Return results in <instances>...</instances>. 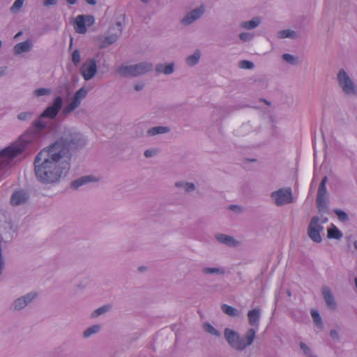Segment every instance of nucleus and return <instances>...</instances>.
Here are the masks:
<instances>
[{
  "label": "nucleus",
  "mask_w": 357,
  "mask_h": 357,
  "mask_svg": "<svg viewBox=\"0 0 357 357\" xmlns=\"http://www.w3.org/2000/svg\"><path fill=\"white\" fill-rule=\"evenodd\" d=\"M86 143L80 132L65 128L59 139L36 155L33 165L37 180L45 185L58 183L70 169V150L82 149Z\"/></svg>",
  "instance_id": "1"
},
{
  "label": "nucleus",
  "mask_w": 357,
  "mask_h": 357,
  "mask_svg": "<svg viewBox=\"0 0 357 357\" xmlns=\"http://www.w3.org/2000/svg\"><path fill=\"white\" fill-rule=\"evenodd\" d=\"M63 100L61 96H56L51 105L47 107L38 119L33 121L25 132L20 138L19 146H10L0 151V179L9 174L12 160L21 154L25 148L41 137L42 132L46 129L47 123L43 119L56 118L62 108Z\"/></svg>",
  "instance_id": "2"
},
{
  "label": "nucleus",
  "mask_w": 357,
  "mask_h": 357,
  "mask_svg": "<svg viewBox=\"0 0 357 357\" xmlns=\"http://www.w3.org/2000/svg\"><path fill=\"white\" fill-rule=\"evenodd\" d=\"M153 65L150 62H141L134 65L121 66L117 69V73L122 77H137L151 72Z\"/></svg>",
  "instance_id": "3"
},
{
  "label": "nucleus",
  "mask_w": 357,
  "mask_h": 357,
  "mask_svg": "<svg viewBox=\"0 0 357 357\" xmlns=\"http://www.w3.org/2000/svg\"><path fill=\"white\" fill-rule=\"evenodd\" d=\"M337 79L339 86L346 95L357 96L356 85L344 69L342 68L339 70Z\"/></svg>",
  "instance_id": "4"
},
{
  "label": "nucleus",
  "mask_w": 357,
  "mask_h": 357,
  "mask_svg": "<svg viewBox=\"0 0 357 357\" xmlns=\"http://www.w3.org/2000/svg\"><path fill=\"white\" fill-rule=\"evenodd\" d=\"M328 181V177L324 176L319 183V186L317 191L316 206L319 213H328V197L326 190V183Z\"/></svg>",
  "instance_id": "5"
},
{
  "label": "nucleus",
  "mask_w": 357,
  "mask_h": 357,
  "mask_svg": "<svg viewBox=\"0 0 357 357\" xmlns=\"http://www.w3.org/2000/svg\"><path fill=\"white\" fill-rule=\"evenodd\" d=\"M271 198L277 206L294 202L292 191L290 188H283L271 193Z\"/></svg>",
  "instance_id": "6"
},
{
  "label": "nucleus",
  "mask_w": 357,
  "mask_h": 357,
  "mask_svg": "<svg viewBox=\"0 0 357 357\" xmlns=\"http://www.w3.org/2000/svg\"><path fill=\"white\" fill-rule=\"evenodd\" d=\"M320 218L314 216L311 218L307 227V235L314 243H319L322 241L320 233L324 230V227L319 224Z\"/></svg>",
  "instance_id": "7"
},
{
  "label": "nucleus",
  "mask_w": 357,
  "mask_h": 357,
  "mask_svg": "<svg viewBox=\"0 0 357 357\" xmlns=\"http://www.w3.org/2000/svg\"><path fill=\"white\" fill-rule=\"evenodd\" d=\"M37 296L38 294L36 292H29L26 294L15 299L10 306V310L13 311H20L31 303Z\"/></svg>",
  "instance_id": "8"
},
{
  "label": "nucleus",
  "mask_w": 357,
  "mask_h": 357,
  "mask_svg": "<svg viewBox=\"0 0 357 357\" xmlns=\"http://www.w3.org/2000/svg\"><path fill=\"white\" fill-rule=\"evenodd\" d=\"M225 338L228 344L233 349L241 351L243 350V347L241 346V339L238 332L226 328L224 331Z\"/></svg>",
  "instance_id": "9"
},
{
  "label": "nucleus",
  "mask_w": 357,
  "mask_h": 357,
  "mask_svg": "<svg viewBox=\"0 0 357 357\" xmlns=\"http://www.w3.org/2000/svg\"><path fill=\"white\" fill-rule=\"evenodd\" d=\"M80 73L86 81L92 79L97 73V62L95 59H89L84 62Z\"/></svg>",
  "instance_id": "10"
},
{
  "label": "nucleus",
  "mask_w": 357,
  "mask_h": 357,
  "mask_svg": "<svg viewBox=\"0 0 357 357\" xmlns=\"http://www.w3.org/2000/svg\"><path fill=\"white\" fill-rule=\"evenodd\" d=\"M204 13L205 6L204 5H201L200 6L187 13L181 19V24L185 26H190L193 22L200 19Z\"/></svg>",
  "instance_id": "11"
},
{
  "label": "nucleus",
  "mask_w": 357,
  "mask_h": 357,
  "mask_svg": "<svg viewBox=\"0 0 357 357\" xmlns=\"http://www.w3.org/2000/svg\"><path fill=\"white\" fill-rule=\"evenodd\" d=\"M30 197L29 191L26 189L15 190L13 191L10 203L13 206L26 204Z\"/></svg>",
  "instance_id": "12"
},
{
  "label": "nucleus",
  "mask_w": 357,
  "mask_h": 357,
  "mask_svg": "<svg viewBox=\"0 0 357 357\" xmlns=\"http://www.w3.org/2000/svg\"><path fill=\"white\" fill-rule=\"evenodd\" d=\"M215 238L220 243L230 248L238 247L240 244L239 241L236 240L233 236L218 233L215 235Z\"/></svg>",
  "instance_id": "13"
},
{
  "label": "nucleus",
  "mask_w": 357,
  "mask_h": 357,
  "mask_svg": "<svg viewBox=\"0 0 357 357\" xmlns=\"http://www.w3.org/2000/svg\"><path fill=\"white\" fill-rule=\"evenodd\" d=\"M322 295L327 307L331 310H335L337 307V303L331 289L327 287H323Z\"/></svg>",
  "instance_id": "14"
},
{
  "label": "nucleus",
  "mask_w": 357,
  "mask_h": 357,
  "mask_svg": "<svg viewBox=\"0 0 357 357\" xmlns=\"http://www.w3.org/2000/svg\"><path fill=\"white\" fill-rule=\"evenodd\" d=\"M33 47L32 43L26 40L25 41L17 43L14 47L13 51L15 55L21 54L24 52H29Z\"/></svg>",
  "instance_id": "15"
},
{
  "label": "nucleus",
  "mask_w": 357,
  "mask_h": 357,
  "mask_svg": "<svg viewBox=\"0 0 357 357\" xmlns=\"http://www.w3.org/2000/svg\"><path fill=\"white\" fill-rule=\"evenodd\" d=\"M256 335V330L254 328H250L247 331L245 336L241 337V346L243 347V350L248 346L251 345L255 340Z\"/></svg>",
  "instance_id": "16"
},
{
  "label": "nucleus",
  "mask_w": 357,
  "mask_h": 357,
  "mask_svg": "<svg viewBox=\"0 0 357 357\" xmlns=\"http://www.w3.org/2000/svg\"><path fill=\"white\" fill-rule=\"evenodd\" d=\"M249 324L252 326L258 328L260 319V309L255 308L248 313Z\"/></svg>",
  "instance_id": "17"
},
{
  "label": "nucleus",
  "mask_w": 357,
  "mask_h": 357,
  "mask_svg": "<svg viewBox=\"0 0 357 357\" xmlns=\"http://www.w3.org/2000/svg\"><path fill=\"white\" fill-rule=\"evenodd\" d=\"M155 71L158 73H164L165 75H170L174 71V63H169L168 64L158 63L155 66Z\"/></svg>",
  "instance_id": "18"
},
{
  "label": "nucleus",
  "mask_w": 357,
  "mask_h": 357,
  "mask_svg": "<svg viewBox=\"0 0 357 357\" xmlns=\"http://www.w3.org/2000/svg\"><path fill=\"white\" fill-rule=\"evenodd\" d=\"M75 30L78 33H85L86 26L84 23V15H79L75 20Z\"/></svg>",
  "instance_id": "19"
},
{
  "label": "nucleus",
  "mask_w": 357,
  "mask_h": 357,
  "mask_svg": "<svg viewBox=\"0 0 357 357\" xmlns=\"http://www.w3.org/2000/svg\"><path fill=\"white\" fill-rule=\"evenodd\" d=\"M171 131V128L168 126H155L149 128L146 131L148 136H155L160 134L168 133Z\"/></svg>",
  "instance_id": "20"
},
{
  "label": "nucleus",
  "mask_w": 357,
  "mask_h": 357,
  "mask_svg": "<svg viewBox=\"0 0 357 357\" xmlns=\"http://www.w3.org/2000/svg\"><path fill=\"white\" fill-rule=\"evenodd\" d=\"M261 21L259 17H255L250 21H243L241 23V27L248 30H252L257 27Z\"/></svg>",
  "instance_id": "21"
},
{
  "label": "nucleus",
  "mask_w": 357,
  "mask_h": 357,
  "mask_svg": "<svg viewBox=\"0 0 357 357\" xmlns=\"http://www.w3.org/2000/svg\"><path fill=\"white\" fill-rule=\"evenodd\" d=\"M200 57H201L200 50H196L192 54L188 56L186 58L185 62H186L187 65H188L190 67H192L198 63V62L200 59Z\"/></svg>",
  "instance_id": "22"
},
{
  "label": "nucleus",
  "mask_w": 357,
  "mask_h": 357,
  "mask_svg": "<svg viewBox=\"0 0 357 357\" xmlns=\"http://www.w3.org/2000/svg\"><path fill=\"white\" fill-rule=\"evenodd\" d=\"M93 181V179H92L91 176H82L77 179L73 181L71 183V187L74 189H77L80 186H82L87 183H89L90 181Z\"/></svg>",
  "instance_id": "23"
},
{
  "label": "nucleus",
  "mask_w": 357,
  "mask_h": 357,
  "mask_svg": "<svg viewBox=\"0 0 357 357\" xmlns=\"http://www.w3.org/2000/svg\"><path fill=\"white\" fill-rule=\"evenodd\" d=\"M202 272L204 275H224L225 273L222 268L218 267H204L202 269Z\"/></svg>",
  "instance_id": "24"
},
{
  "label": "nucleus",
  "mask_w": 357,
  "mask_h": 357,
  "mask_svg": "<svg viewBox=\"0 0 357 357\" xmlns=\"http://www.w3.org/2000/svg\"><path fill=\"white\" fill-rule=\"evenodd\" d=\"M221 310L225 314L231 317H236L239 314V312L236 308L227 304H222Z\"/></svg>",
  "instance_id": "25"
},
{
  "label": "nucleus",
  "mask_w": 357,
  "mask_h": 357,
  "mask_svg": "<svg viewBox=\"0 0 357 357\" xmlns=\"http://www.w3.org/2000/svg\"><path fill=\"white\" fill-rule=\"evenodd\" d=\"M342 233L337 229L334 225H332V227L328 229V238L333 239H340L342 237Z\"/></svg>",
  "instance_id": "26"
},
{
  "label": "nucleus",
  "mask_w": 357,
  "mask_h": 357,
  "mask_svg": "<svg viewBox=\"0 0 357 357\" xmlns=\"http://www.w3.org/2000/svg\"><path fill=\"white\" fill-rule=\"evenodd\" d=\"M112 308V305H102L98 308H97L96 310H95L92 314H91V317L93 318H96L105 313H107L108 312H109Z\"/></svg>",
  "instance_id": "27"
},
{
  "label": "nucleus",
  "mask_w": 357,
  "mask_h": 357,
  "mask_svg": "<svg viewBox=\"0 0 357 357\" xmlns=\"http://www.w3.org/2000/svg\"><path fill=\"white\" fill-rule=\"evenodd\" d=\"M203 328L205 332L211 334L213 336L219 337L221 336V333L219 331L215 328L210 323L205 322L203 324Z\"/></svg>",
  "instance_id": "28"
},
{
  "label": "nucleus",
  "mask_w": 357,
  "mask_h": 357,
  "mask_svg": "<svg viewBox=\"0 0 357 357\" xmlns=\"http://www.w3.org/2000/svg\"><path fill=\"white\" fill-rule=\"evenodd\" d=\"M101 329V326L99 324L93 325L87 328L83 333V336L85 338L89 337L91 335L98 333Z\"/></svg>",
  "instance_id": "29"
},
{
  "label": "nucleus",
  "mask_w": 357,
  "mask_h": 357,
  "mask_svg": "<svg viewBox=\"0 0 357 357\" xmlns=\"http://www.w3.org/2000/svg\"><path fill=\"white\" fill-rule=\"evenodd\" d=\"M177 188H183L187 192H191L195 190V185L193 183L178 181L175 183Z\"/></svg>",
  "instance_id": "30"
},
{
  "label": "nucleus",
  "mask_w": 357,
  "mask_h": 357,
  "mask_svg": "<svg viewBox=\"0 0 357 357\" xmlns=\"http://www.w3.org/2000/svg\"><path fill=\"white\" fill-rule=\"evenodd\" d=\"M282 57L284 61L292 66H296L299 63L298 57L290 54H284Z\"/></svg>",
  "instance_id": "31"
},
{
  "label": "nucleus",
  "mask_w": 357,
  "mask_h": 357,
  "mask_svg": "<svg viewBox=\"0 0 357 357\" xmlns=\"http://www.w3.org/2000/svg\"><path fill=\"white\" fill-rule=\"evenodd\" d=\"M311 316L313 319V321L315 324L316 326L318 328H323V322L321 317L318 311L315 310H311Z\"/></svg>",
  "instance_id": "32"
},
{
  "label": "nucleus",
  "mask_w": 357,
  "mask_h": 357,
  "mask_svg": "<svg viewBox=\"0 0 357 357\" xmlns=\"http://www.w3.org/2000/svg\"><path fill=\"white\" fill-rule=\"evenodd\" d=\"M296 36V33L294 31L290 30V29H284L282 31H280L279 32V37L280 38H295Z\"/></svg>",
  "instance_id": "33"
},
{
  "label": "nucleus",
  "mask_w": 357,
  "mask_h": 357,
  "mask_svg": "<svg viewBox=\"0 0 357 357\" xmlns=\"http://www.w3.org/2000/svg\"><path fill=\"white\" fill-rule=\"evenodd\" d=\"M119 36V33H112L105 38L104 43L107 45H112L117 40Z\"/></svg>",
  "instance_id": "34"
},
{
  "label": "nucleus",
  "mask_w": 357,
  "mask_h": 357,
  "mask_svg": "<svg viewBox=\"0 0 357 357\" xmlns=\"http://www.w3.org/2000/svg\"><path fill=\"white\" fill-rule=\"evenodd\" d=\"M334 213L337 216L338 219L342 222H346L349 220V215L348 214L344 212V211H342L340 209L336 208L334 209Z\"/></svg>",
  "instance_id": "35"
},
{
  "label": "nucleus",
  "mask_w": 357,
  "mask_h": 357,
  "mask_svg": "<svg viewBox=\"0 0 357 357\" xmlns=\"http://www.w3.org/2000/svg\"><path fill=\"white\" fill-rule=\"evenodd\" d=\"M238 67L242 69L251 70L254 68L255 64L248 60H241L238 63Z\"/></svg>",
  "instance_id": "36"
},
{
  "label": "nucleus",
  "mask_w": 357,
  "mask_h": 357,
  "mask_svg": "<svg viewBox=\"0 0 357 357\" xmlns=\"http://www.w3.org/2000/svg\"><path fill=\"white\" fill-rule=\"evenodd\" d=\"M24 3V0H15L10 10L13 13H17L22 8Z\"/></svg>",
  "instance_id": "37"
},
{
  "label": "nucleus",
  "mask_w": 357,
  "mask_h": 357,
  "mask_svg": "<svg viewBox=\"0 0 357 357\" xmlns=\"http://www.w3.org/2000/svg\"><path fill=\"white\" fill-rule=\"evenodd\" d=\"M299 347L305 356L308 357L314 356L312 354L311 349L305 343L301 342L299 343Z\"/></svg>",
  "instance_id": "38"
},
{
  "label": "nucleus",
  "mask_w": 357,
  "mask_h": 357,
  "mask_svg": "<svg viewBox=\"0 0 357 357\" xmlns=\"http://www.w3.org/2000/svg\"><path fill=\"white\" fill-rule=\"evenodd\" d=\"M50 92H51V91L49 89L39 88V89H36L33 91V94L37 97H40V96H47V95L50 94Z\"/></svg>",
  "instance_id": "39"
},
{
  "label": "nucleus",
  "mask_w": 357,
  "mask_h": 357,
  "mask_svg": "<svg viewBox=\"0 0 357 357\" xmlns=\"http://www.w3.org/2000/svg\"><path fill=\"white\" fill-rule=\"evenodd\" d=\"M87 93L88 91L84 87H82L75 92L74 96L82 101V100L86 97Z\"/></svg>",
  "instance_id": "40"
},
{
  "label": "nucleus",
  "mask_w": 357,
  "mask_h": 357,
  "mask_svg": "<svg viewBox=\"0 0 357 357\" xmlns=\"http://www.w3.org/2000/svg\"><path fill=\"white\" fill-rule=\"evenodd\" d=\"M81 60L80 52L78 50H74L72 54V61L75 66H77Z\"/></svg>",
  "instance_id": "41"
},
{
  "label": "nucleus",
  "mask_w": 357,
  "mask_h": 357,
  "mask_svg": "<svg viewBox=\"0 0 357 357\" xmlns=\"http://www.w3.org/2000/svg\"><path fill=\"white\" fill-rule=\"evenodd\" d=\"M239 38L243 42H247L253 38V35L250 33L243 32L239 34Z\"/></svg>",
  "instance_id": "42"
},
{
  "label": "nucleus",
  "mask_w": 357,
  "mask_h": 357,
  "mask_svg": "<svg viewBox=\"0 0 357 357\" xmlns=\"http://www.w3.org/2000/svg\"><path fill=\"white\" fill-rule=\"evenodd\" d=\"M32 116H33L32 112H21V113L18 114L17 119L20 121H26V120L31 119Z\"/></svg>",
  "instance_id": "43"
},
{
  "label": "nucleus",
  "mask_w": 357,
  "mask_h": 357,
  "mask_svg": "<svg viewBox=\"0 0 357 357\" xmlns=\"http://www.w3.org/2000/svg\"><path fill=\"white\" fill-rule=\"evenodd\" d=\"M75 109V107L71 105V103H69L68 105H66L62 110V114L65 116L68 115L72 112H73Z\"/></svg>",
  "instance_id": "44"
},
{
  "label": "nucleus",
  "mask_w": 357,
  "mask_h": 357,
  "mask_svg": "<svg viewBox=\"0 0 357 357\" xmlns=\"http://www.w3.org/2000/svg\"><path fill=\"white\" fill-rule=\"evenodd\" d=\"M84 23L86 26H91L92 24H93V23L95 22V19H94L93 16H92V15H84Z\"/></svg>",
  "instance_id": "45"
},
{
  "label": "nucleus",
  "mask_w": 357,
  "mask_h": 357,
  "mask_svg": "<svg viewBox=\"0 0 357 357\" xmlns=\"http://www.w3.org/2000/svg\"><path fill=\"white\" fill-rule=\"evenodd\" d=\"M158 151L155 149H147L144 151V155L146 158H151L157 154Z\"/></svg>",
  "instance_id": "46"
},
{
  "label": "nucleus",
  "mask_w": 357,
  "mask_h": 357,
  "mask_svg": "<svg viewBox=\"0 0 357 357\" xmlns=\"http://www.w3.org/2000/svg\"><path fill=\"white\" fill-rule=\"evenodd\" d=\"M229 208L231 211H233L236 213H239L242 212V208L238 205H230Z\"/></svg>",
  "instance_id": "47"
},
{
  "label": "nucleus",
  "mask_w": 357,
  "mask_h": 357,
  "mask_svg": "<svg viewBox=\"0 0 357 357\" xmlns=\"http://www.w3.org/2000/svg\"><path fill=\"white\" fill-rule=\"evenodd\" d=\"M81 102L82 101L79 99H77L75 96H73L70 103H71V105H73L75 109H77L80 105Z\"/></svg>",
  "instance_id": "48"
},
{
  "label": "nucleus",
  "mask_w": 357,
  "mask_h": 357,
  "mask_svg": "<svg viewBox=\"0 0 357 357\" xmlns=\"http://www.w3.org/2000/svg\"><path fill=\"white\" fill-rule=\"evenodd\" d=\"M330 336L333 340H336L337 342L339 341V335L335 330L333 329L330 331Z\"/></svg>",
  "instance_id": "49"
},
{
  "label": "nucleus",
  "mask_w": 357,
  "mask_h": 357,
  "mask_svg": "<svg viewBox=\"0 0 357 357\" xmlns=\"http://www.w3.org/2000/svg\"><path fill=\"white\" fill-rule=\"evenodd\" d=\"M58 0H43V4L45 6H50L56 5Z\"/></svg>",
  "instance_id": "50"
},
{
  "label": "nucleus",
  "mask_w": 357,
  "mask_h": 357,
  "mask_svg": "<svg viewBox=\"0 0 357 357\" xmlns=\"http://www.w3.org/2000/svg\"><path fill=\"white\" fill-rule=\"evenodd\" d=\"M116 28H117V30H118L117 33H119V35H121V31H122V24H121V22H117L116 23Z\"/></svg>",
  "instance_id": "51"
},
{
  "label": "nucleus",
  "mask_w": 357,
  "mask_h": 357,
  "mask_svg": "<svg viewBox=\"0 0 357 357\" xmlns=\"http://www.w3.org/2000/svg\"><path fill=\"white\" fill-rule=\"evenodd\" d=\"M144 85V84H137L135 85L134 88L136 91H139L143 89Z\"/></svg>",
  "instance_id": "52"
},
{
  "label": "nucleus",
  "mask_w": 357,
  "mask_h": 357,
  "mask_svg": "<svg viewBox=\"0 0 357 357\" xmlns=\"http://www.w3.org/2000/svg\"><path fill=\"white\" fill-rule=\"evenodd\" d=\"M6 73V68L0 67V77L3 76Z\"/></svg>",
  "instance_id": "53"
},
{
  "label": "nucleus",
  "mask_w": 357,
  "mask_h": 357,
  "mask_svg": "<svg viewBox=\"0 0 357 357\" xmlns=\"http://www.w3.org/2000/svg\"><path fill=\"white\" fill-rule=\"evenodd\" d=\"M86 2L88 3V4H90V5H96V0H85Z\"/></svg>",
  "instance_id": "54"
},
{
  "label": "nucleus",
  "mask_w": 357,
  "mask_h": 357,
  "mask_svg": "<svg viewBox=\"0 0 357 357\" xmlns=\"http://www.w3.org/2000/svg\"><path fill=\"white\" fill-rule=\"evenodd\" d=\"M146 269H147V268L146 266H144L138 267V271L139 272H144L145 271H146Z\"/></svg>",
  "instance_id": "55"
},
{
  "label": "nucleus",
  "mask_w": 357,
  "mask_h": 357,
  "mask_svg": "<svg viewBox=\"0 0 357 357\" xmlns=\"http://www.w3.org/2000/svg\"><path fill=\"white\" fill-rule=\"evenodd\" d=\"M77 0H66V1L70 5L75 4L77 3Z\"/></svg>",
  "instance_id": "56"
},
{
  "label": "nucleus",
  "mask_w": 357,
  "mask_h": 357,
  "mask_svg": "<svg viewBox=\"0 0 357 357\" xmlns=\"http://www.w3.org/2000/svg\"><path fill=\"white\" fill-rule=\"evenodd\" d=\"M76 287H77V289H84V286H83L82 284H77V285H76Z\"/></svg>",
  "instance_id": "57"
},
{
  "label": "nucleus",
  "mask_w": 357,
  "mask_h": 357,
  "mask_svg": "<svg viewBox=\"0 0 357 357\" xmlns=\"http://www.w3.org/2000/svg\"><path fill=\"white\" fill-rule=\"evenodd\" d=\"M328 218H324L321 220V224H324V223H326L328 222Z\"/></svg>",
  "instance_id": "58"
},
{
  "label": "nucleus",
  "mask_w": 357,
  "mask_h": 357,
  "mask_svg": "<svg viewBox=\"0 0 357 357\" xmlns=\"http://www.w3.org/2000/svg\"><path fill=\"white\" fill-rule=\"evenodd\" d=\"M354 245L356 250H357V241H355L354 243Z\"/></svg>",
  "instance_id": "59"
},
{
  "label": "nucleus",
  "mask_w": 357,
  "mask_h": 357,
  "mask_svg": "<svg viewBox=\"0 0 357 357\" xmlns=\"http://www.w3.org/2000/svg\"><path fill=\"white\" fill-rule=\"evenodd\" d=\"M354 283H355L356 287V289H357V277H356V278H354Z\"/></svg>",
  "instance_id": "60"
},
{
  "label": "nucleus",
  "mask_w": 357,
  "mask_h": 357,
  "mask_svg": "<svg viewBox=\"0 0 357 357\" xmlns=\"http://www.w3.org/2000/svg\"><path fill=\"white\" fill-rule=\"evenodd\" d=\"M64 87L66 89V91H68V84H65Z\"/></svg>",
  "instance_id": "61"
},
{
  "label": "nucleus",
  "mask_w": 357,
  "mask_h": 357,
  "mask_svg": "<svg viewBox=\"0 0 357 357\" xmlns=\"http://www.w3.org/2000/svg\"><path fill=\"white\" fill-rule=\"evenodd\" d=\"M264 101L266 102V104H267V105H270V102H269L268 101H267V100H264Z\"/></svg>",
  "instance_id": "62"
},
{
  "label": "nucleus",
  "mask_w": 357,
  "mask_h": 357,
  "mask_svg": "<svg viewBox=\"0 0 357 357\" xmlns=\"http://www.w3.org/2000/svg\"><path fill=\"white\" fill-rule=\"evenodd\" d=\"M20 33H19L16 34V36H20Z\"/></svg>",
  "instance_id": "63"
},
{
  "label": "nucleus",
  "mask_w": 357,
  "mask_h": 357,
  "mask_svg": "<svg viewBox=\"0 0 357 357\" xmlns=\"http://www.w3.org/2000/svg\"><path fill=\"white\" fill-rule=\"evenodd\" d=\"M20 33H19L16 34V36H20Z\"/></svg>",
  "instance_id": "64"
}]
</instances>
